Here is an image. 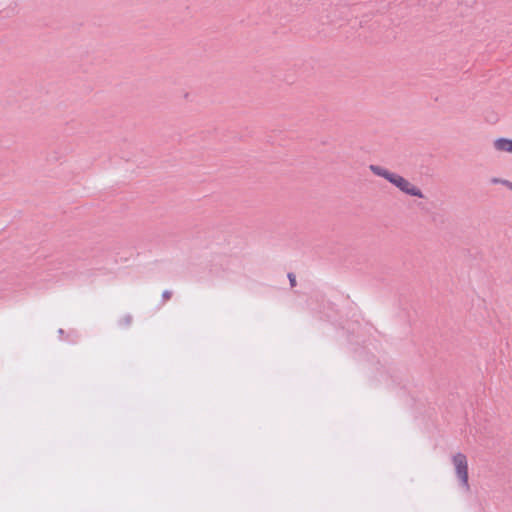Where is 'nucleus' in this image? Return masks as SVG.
I'll list each match as a JSON object with an SVG mask.
<instances>
[{
  "mask_svg": "<svg viewBox=\"0 0 512 512\" xmlns=\"http://www.w3.org/2000/svg\"><path fill=\"white\" fill-rule=\"evenodd\" d=\"M369 169L374 175L386 179L388 182L397 187L401 192L417 198H424V194L421 189L412 184L403 176L390 172L388 169L379 165L371 164Z\"/></svg>",
  "mask_w": 512,
  "mask_h": 512,
  "instance_id": "obj_1",
  "label": "nucleus"
},
{
  "mask_svg": "<svg viewBox=\"0 0 512 512\" xmlns=\"http://www.w3.org/2000/svg\"><path fill=\"white\" fill-rule=\"evenodd\" d=\"M452 464L455 469L456 476L460 482V486L465 490H470L469 476H468V461L463 453H456L452 456Z\"/></svg>",
  "mask_w": 512,
  "mask_h": 512,
  "instance_id": "obj_2",
  "label": "nucleus"
},
{
  "mask_svg": "<svg viewBox=\"0 0 512 512\" xmlns=\"http://www.w3.org/2000/svg\"><path fill=\"white\" fill-rule=\"evenodd\" d=\"M493 147L498 152H506L512 154V139L497 138L493 142Z\"/></svg>",
  "mask_w": 512,
  "mask_h": 512,
  "instance_id": "obj_3",
  "label": "nucleus"
},
{
  "mask_svg": "<svg viewBox=\"0 0 512 512\" xmlns=\"http://www.w3.org/2000/svg\"><path fill=\"white\" fill-rule=\"evenodd\" d=\"M132 322V316L131 315H125L121 320L120 324L123 326H129Z\"/></svg>",
  "mask_w": 512,
  "mask_h": 512,
  "instance_id": "obj_4",
  "label": "nucleus"
},
{
  "mask_svg": "<svg viewBox=\"0 0 512 512\" xmlns=\"http://www.w3.org/2000/svg\"><path fill=\"white\" fill-rule=\"evenodd\" d=\"M172 296V292L169 291V290H165L163 293H162V298L164 299V301H167L171 298Z\"/></svg>",
  "mask_w": 512,
  "mask_h": 512,
  "instance_id": "obj_5",
  "label": "nucleus"
},
{
  "mask_svg": "<svg viewBox=\"0 0 512 512\" xmlns=\"http://www.w3.org/2000/svg\"><path fill=\"white\" fill-rule=\"evenodd\" d=\"M288 278H289V281H290V285L292 287H294L296 285V277H295V275L292 274V273H289L288 274Z\"/></svg>",
  "mask_w": 512,
  "mask_h": 512,
  "instance_id": "obj_6",
  "label": "nucleus"
},
{
  "mask_svg": "<svg viewBox=\"0 0 512 512\" xmlns=\"http://www.w3.org/2000/svg\"><path fill=\"white\" fill-rule=\"evenodd\" d=\"M501 183H503L504 185L508 186L509 188L512 189V183L507 181V180H504V181H501Z\"/></svg>",
  "mask_w": 512,
  "mask_h": 512,
  "instance_id": "obj_7",
  "label": "nucleus"
},
{
  "mask_svg": "<svg viewBox=\"0 0 512 512\" xmlns=\"http://www.w3.org/2000/svg\"><path fill=\"white\" fill-rule=\"evenodd\" d=\"M493 182H494V183H498V182H500V181H499V180H497V179H494V180H493Z\"/></svg>",
  "mask_w": 512,
  "mask_h": 512,
  "instance_id": "obj_8",
  "label": "nucleus"
}]
</instances>
